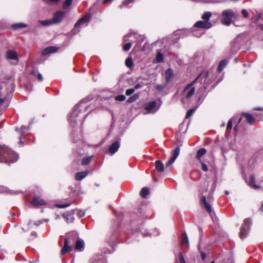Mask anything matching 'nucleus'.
Wrapping results in <instances>:
<instances>
[{"label": "nucleus", "mask_w": 263, "mask_h": 263, "mask_svg": "<svg viewBox=\"0 0 263 263\" xmlns=\"http://www.w3.org/2000/svg\"><path fill=\"white\" fill-rule=\"evenodd\" d=\"M141 87L140 85L138 84H137L135 86V88L134 89H138L139 88H140Z\"/></svg>", "instance_id": "obj_52"}, {"label": "nucleus", "mask_w": 263, "mask_h": 263, "mask_svg": "<svg viewBox=\"0 0 263 263\" xmlns=\"http://www.w3.org/2000/svg\"><path fill=\"white\" fill-rule=\"evenodd\" d=\"M251 224V220L250 218H247L244 220L240 232V237L243 239L247 237V234L249 231L250 227Z\"/></svg>", "instance_id": "obj_5"}, {"label": "nucleus", "mask_w": 263, "mask_h": 263, "mask_svg": "<svg viewBox=\"0 0 263 263\" xmlns=\"http://www.w3.org/2000/svg\"><path fill=\"white\" fill-rule=\"evenodd\" d=\"M77 235L75 233H71L68 234L67 237H66L65 239H69V243L71 244L72 243H74L76 240H77Z\"/></svg>", "instance_id": "obj_22"}, {"label": "nucleus", "mask_w": 263, "mask_h": 263, "mask_svg": "<svg viewBox=\"0 0 263 263\" xmlns=\"http://www.w3.org/2000/svg\"><path fill=\"white\" fill-rule=\"evenodd\" d=\"M84 247V242L82 239H79L76 241L75 248L76 250L82 251Z\"/></svg>", "instance_id": "obj_18"}, {"label": "nucleus", "mask_w": 263, "mask_h": 263, "mask_svg": "<svg viewBox=\"0 0 263 263\" xmlns=\"http://www.w3.org/2000/svg\"><path fill=\"white\" fill-rule=\"evenodd\" d=\"M241 121V118H240L239 119L238 124L240 123Z\"/></svg>", "instance_id": "obj_56"}, {"label": "nucleus", "mask_w": 263, "mask_h": 263, "mask_svg": "<svg viewBox=\"0 0 263 263\" xmlns=\"http://www.w3.org/2000/svg\"><path fill=\"white\" fill-rule=\"evenodd\" d=\"M139 98V95H138V94H135L133 96L130 97L127 102L128 103H132V102H134L135 101H136L137 100H138Z\"/></svg>", "instance_id": "obj_31"}, {"label": "nucleus", "mask_w": 263, "mask_h": 263, "mask_svg": "<svg viewBox=\"0 0 263 263\" xmlns=\"http://www.w3.org/2000/svg\"><path fill=\"white\" fill-rule=\"evenodd\" d=\"M11 27L14 30H17L27 27V25L23 23H19L12 24Z\"/></svg>", "instance_id": "obj_25"}, {"label": "nucleus", "mask_w": 263, "mask_h": 263, "mask_svg": "<svg viewBox=\"0 0 263 263\" xmlns=\"http://www.w3.org/2000/svg\"><path fill=\"white\" fill-rule=\"evenodd\" d=\"M259 211H261V212H263V204H261V206L259 208Z\"/></svg>", "instance_id": "obj_54"}, {"label": "nucleus", "mask_w": 263, "mask_h": 263, "mask_svg": "<svg viewBox=\"0 0 263 263\" xmlns=\"http://www.w3.org/2000/svg\"><path fill=\"white\" fill-rule=\"evenodd\" d=\"M241 116L244 117L247 122L250 124L253 125L254 121H255V118L253 116L251 115L248 114V113H242L241 114Z\"/></svg>", "instance_id": "obj_17"}, {"label": "nucleus", "mask_w": 263, "mask_h": 263, "mask_svg": "<svg viewBox=\"0 0 263 263\" xmlns=\"http://www.w3.org/2000/svg\"><path fill=\"white\" fill-rule=\"evenodd\" d=\"M40 23L42 25L45 26H50V25L54 24V23H53V21L52 19L40 21Z\"/></svg>", "instance_id": "obj_29"}, {"label": "nucleus", "mask_w": 263, "mask_h": 263, "mask_svg": "<svg viewBox=\"0 0 263 263\" xmlns=\"http://www.w3.org/2000/svg\"><path fill=\"white\" fill-rule=\"evenodd\" d=\"M135 89L130 88L126 90L125 94L127 96H130L132 95L135 92Z\"/></svg>", "instance_id": "obj_43"}, {"label": "nucleus", "mask_w": 263, "mask_h": 263, "mask_svg": "<svg viewBox=\"0 0 263 263\" xmlns=\"http://www.w3.org/2000/svg\"><path fill=\"white\" fill-rule=\"evenodd\" d=\"M156 103L155 101H152L148 103L145 106V109L147 110H151L153 109L156 106Z\"/></svg>", "instance_id": "obj_30"}, {"label": "nucleus", "mask_w": 263, "mask_h": 263, "mask_svg": "<svg viewBox=\"0 0 263 263\" xmlns=\"http://www.w3.org/2000/svg\"><path fill=\"white\" fill-rule=\"evenodd\" d=\"M261 28L263 30V24L261 25Z\"/></svg>", "instance_id": "obj_60"}, {"label": "nucleus", "mask_w": 263, "mask_h": 263, "mask_svg": "<svg viewBox=\"0 0 263 263\" xmlns=\"http://www.w3.org/2000/svg\"><path fill=\"white\" fill-rule=\"evenodd\" d=\"M205 89H206V87L204 86V87L202 88V90H205Z\"/></svg>", "instance_id": "obj_59"}, {"label": "nucleus", "mask_w": 263, "mask_h": 263, "mask_svg": "<svg viewBox=\"0 0 263 263\" xmlns=\"http://www.w3.org/2000/svg\"><path fill=\"white\" fill-rule=\"evenodd\" d=\"M234 129H235V130H236V129H237V126H235V127H234Z\"/></svg>", "instance_id": "obj_61"}, {"label": "nucleus", "mask_w": 263, "mask_h": 263, "mask_svg": "<svg viewBox=\"0 0 263 263\" xmlns=\"http://www.w3.org/2000/svg\"><path fill=\"white\" fill-rule=\"evenodd\" d=\"M249 185L255 189H258L259 186L255 184V177L254 175H251L249 177Z\"/></svg>", "instance_id": "obj_20"}, {"label": "nucleus", "mask_w": 263, "mask_h": 263, "mask_svg": "<svg viewBox=\"0 0 263 263\" xmlns=\"http://www.w3.org/2000/svg\"><path fill=\"white\" fill-rule=\"evenodd\" d=\"M212 13L210 12H205L202 15V21H197L194 25V27L199 29H208L213 26V24L209 21Z\"/></svg>", "instance_id": "obj_3"}, {"label": "nucleus", "mask_w": 263, "mask_h": 263, "mask_svg": "<svg viewBox=\"0 0 263 263\" xmlns=\"http://www.w3.org/2000/svg\"><path fill=\"white\" fill-rule=\"evenodd\" d=\"M260 15H259L258 16H257V18L256 20H258L260 18Z\"/></svg>", "instance_id": "obj_57"}, {"label": "nucleus", "mask_w": 263, "mask_h": 263, "mask_svg": "<svg viewBox=\"0 0 263 263\" xmlns=\"http://www.w3.org/2000/svg\"><path fill=\"white\" fill-rule=\"evenodd\" d=\"M208 202L206 201V197L202 196L200 199V204L206 210L208 213L212 212V208L210 204V198H208Z\"/></svg>", "instance_id": "obj_9"}, {"label": "nucleus", "mask_w": 263, "mask_h": 263, "mask_svg": "<svg viewBox=\"0 0 263 263\" xmlns=\"http://www.w3.org/2000/svg\"><path fill=\"white\" fill-rule=\"evenodd\" d=\"M254 110H263V108L257 107V108H254Z\"/></svg>", "instance_id": "obj_53"}, {"label": "nucleus", "mask_w": 263, "mask_h": 263, "mask_svg": "<svg viewBox=\"0 0 263 263\" xmlns=\"http://www.w3.org/2000/svg\"><path fill=\"white\" fill-rule=\"evenodd\" d=\"M7 58L10 60H15L18 61L17 54L16 51L13 50H9L7 52Z\"/></svg>", "instance_id": "obj_16"}, {"label": "nucleus", "mask_w": 263, "mask_h": 263, "mask_svg": "<svg viewBox=\"0 0 263 263\" xmlns=\"http://www.w3.org/2000/svg\"><path fill=\"white\" fill-rule=\"evenodd\" d=\"M14 89L12 82H3L0 85V104H2L9 98Z\"/></svg>", "instance_id": "obj_2"}, {"label": "nucleus", "mask_w": 263, "mask_h": 263, "mask_svg": "<svg viewBox=\"0 0 263 263\" xmlns=\"http://www.w3.org/2000/svg\"><path fill=\"white\" fill-rule=\"evenodd\" d=\"M225 193H226V195H228L229 194V192L228 191H226Z\"/></svg>", "instance_id": "obj_58"}, {"label": "nucleus", "mask_w": 263, "mask_h": 263, "mask_svg": "<svg viewBox=\"0 0 263 263\" xmlns=\"http://www.w3.org/2000/svg\"><path fill=\"white\" fill-rule=\"evenodd\" d=\"M201 257L202 259L204 260L206 257L205 254L204 252H201Z\"/></svg>", "instance_id": "obj_51"}, {"label": "nucleus", "mask_w": 263, "mask_h": 263, "mask_svg": "<svg viewBox=\"0 0 263 263\" xmlns=\"http://www.w3.org/2000/svg\"><path fill=\"white\" fill-rule=\"evenodd\" d=\"M156 60L157 62L160 63L163 60V57L162 53L159 52L157 54Z\"/></svg>", "instance_id": "obj_36"}, {"label": "nucleus", "mask_w": 263, "mask_h": 263, "mask_svg": "<svg viewBox=\"0 0 263 263\" xmlns=\"http://www.w3.org/2000/svg\"><path fill=\"white\" fill-rule=\"evenodd\" d=\"M58 50V48L54 46H50L44 49L42 52V54L43 55H46L48 54L54 53Z\"/></svg>", "instance_id": "obj_13"}, {"label": "nucleus", "mask_w": 263, "mask_h": 263, "mask_svg": "<svg viewBox=\"0 0 263 263\" xmlns=\"http://www.w3.org/2000/svg\"><path fill=\"white\" fill-rule=\"evenodd\" d=\"M167 85V84L166 83L162 85H157L155 88L158 91H161L166 87Z\"/></svg>", "instance_id": "obj_34"}, {"label": "nucleus", "mask_w": 263, "mask_h": 263, "mask_svg": "<svg viewBox=\"0 0 263 263\" xmlns=\"http://www.w3.org/2000/svg\"><path fill=\"white\" fill-rule=\"evenodd\" d=\"M195 110V109H189L187 111V112H186V116H185V118H189L190 117H191L192 116V115L193 114V113L194 112Z\"/></svg>", "instance_id": "obj_42"}, {"label": "nucleus", "mask_w": 263, "mask_h": 263, "mask_svg": "<svg viewBox=\"0 0 263 263\" xmlns=\"http://www.w3.org/2000/svg\"><path fill=\"white\" fill-rule=\"evenodd\" d=\"M208 72H206L205 74V78L208 77Z\"/></svg>", "instance_id": "obj_55"}, {"label": "nucleus", "mask_w": 263, "mask_h": 263, "mask_svg": "<svg viewBox=\"0 0 263 263\" xmlns=\"http://www.w3.org/2000/svg\"><path fill=\"white\" fill-rule=\"evenodd\" d=\"M179 259L180 263H186L185 259L183 256V255L181 253H179Z\"/></svg>", "instance_id": "obj_47"}, {"label": "nucleus", "mask_w": 263, "mask_h": 263, "mask_svg": "<svg viewBox=\"0 0 263 263\" xmlns=\"http://www.w3.org/2000/svg\"><path fill=\"white\" fill-rule=\"evenodd\" d=\"M69 204H58L57 206L59 208H65L68 207Z\"/></svg>", "instance_id": "obj_49"}, {"label": "nucleus", "mask_w": 263, "mask_h": 263, "mask_svg": "<svg viewBox=\"0 0 263 263\" xmlns=\"http://www.w3.org/2000/svg\"><path fill=\"white\" fill-rule=\"evenodd\" d=\"M182 243L183 245H186L187 247L189 246V239L186 234H184V237L182 238Z\"/></svg>", "instance_id": "obj_38"}, {"label": "nucleus", "mask_w": 263, "mask_h": 263, "mask_svg": "<svg viewBox=\"0 0 263 263\" xmlns=\"http://www.w3.org/2000/svg\"><path fill=\"white\" fill-rule=\"evenodd\" d=\"M92 156L85 157L82 159V164L83 165H86L88 164L91 161Z\"/></svg>", "instance_id": "obj_28"}, {"label": "nucleus", "mask_w": 263, "mask_h": 263, "mask_svg": "<svg viewBox=\"0 0 263 263\" xmlns=\"http://www.w3.org/2000/svg\"><path fill=\"white\" fill-rule=\"evenodd\" d=\"M77 116V113L76 111H74L71 116L69 118V121L70 124L72 126H74L77 124V120L75 119V117Z\"/></svg>", "instance_id": "obj_24"}, {"label": "nucleus", "mask_w": 263, "mask_h": 263, "mask_svg": "<svg viewBox=\"0 0 263 263\" xmlns=\"http://www.w3.org/2000/svg\"><path fill=\"white\" fill-rule=\"evenodd\" d=\"M120 143L118 141L114 142L109 148V152L111 154H115L119 149Z\"/></svg>", "instance_id": "obj_15"}, {"label": "nucleus", "mask_w": 263, "mask_h": 263, "mask_svg": "<svg viewBox=\"0 0 263 263\" xmlns=\"http://www.w3.org/2000/svg\"><path fill=\"white\" fill-rule=\"evenodd\" d=\"M69 239H65L64 240V245L61 251V253L62 255H64L67 252H70L71 251V247L69 246Z\"/></svg>", "instance_id": "obj_12"}, {"label": "nucleus", "mask_w": 263, "mask_h": 263, "mask_svg": "<svg viewBox=\"0 0 263 263\" xmlns=\"http://www.w3.org/2000/svg\"><path fill=\"white\" fill-rule=\"evenodd\" d=\"M149 193V189L147 187H143L142 189L141 192H140V195L142 198H146L147 195H148Z\"/></svg>", "instance_id": "obj_27"}, {"label": "nucleus", "mask_w": 263, "mask_h": 263, "mask_svg": "<svg viewBox=\"0 0 263 263\" xmlns=\"http://www.w3.org/2000/svg\"><path fill=\"white\" fill-rule=\"evenodd\" d=\"M61 0H43L44 2L48 4H56Z\"/></svg>", "instance_id": "obj_40"}, {"label": "nucleus", "mask_w": 263, "mask_h": 263, "mask_svg": "<svg viewBox=\"0 0 263 263\" xmlns=\"http://www.w3.org/2000/svg\"><path fill=\"white\" fill-rule=\"evenodd\" d=\"M241 12L244 17H248L249 16V13L246 9H242Z\"/></svg>", "instance_id": "obj_45"}, {"label": "nucleus", "mask_w": 263, "mask_h": 263, "mask_svg": "<svg viewBox=\"0 0 263 263\" xmlns=\"http://www.w3.org/2000/svg\"><path fill=\"white\" fill-rule=\"evenodd\" d=\"M91 18V14L88 13L79 19L74 25V28H77L81 25H87L88 23L90 22Z\"/></svg>", "instance_id": "obj_7"}, {"label": "nucleus", "mask_w": 263, "mask_h": 263, "mask_svg": "<svg viewBox=\"0 0 263 263\" xmlns=\"http://www.w3.org/2000/svg\"><path fill=\"white\" fill-rule=\"evenodd\" d=\"M155 167L159 172H162L164 171V165L160 160H158L155 162Z\"/></svg>", "instance_id": "obj_23"}, {"label": "nucleus", "mask_w": 263, "mask_h": 263, "mask_svg": "<svg viewBox=\"0 0 263 263\" xmlns=\"http://www.w3.org/2000/svg\"><path fill=\"white\" fill-rule=\"evenodd\" d=\"M206 151L204 148H202L197 151L196 158L200 161H201V158L206 153Z\"/></svg>", "instance_id": "obj_26"}, {"label": "nucleus", "mask_w": 263, "mask_h": 263, "mask_svg": "<svg viewBox=\"0 0 263 263\" xmlns=\"http://www.w3.org/2000/svg\"><path fill=\"white\" fill-rule=\"evenodd\" d=\"M212 263H214V261H213L212 262Z\"/></svg>", "instance_id": "obj_63"}, {"label": "nucleus", "mask_w": 263, "mask_h": 263, "mask_svg": "<svg viewBox=\"0 0 263 263\" xmlns=\"http://www.w3.org/2000/svg\"><path fill=\"white\" fill-rule=\"evenodd\" d=\"M201 74H199L197 78L195 79V80H194L192 83H191L190 84H189L188 85H187L185 88H184L183 90V92H184L185 91H186L187 90L189 89L190 88H191V89L189 90V91L187 93L186 96H185V98L186 99H190V98H191L194 94L195 93V89L194 87H192V86L194 85V84L196 82V81L199 79V78L200 77Z\"/></svg>", "instance_id": "obj_6"}, {"label": "nucleus", "mask_w": 263, "mask_h": 263, "mask_svg": "<svg viewBox=\"0 0 263 263\" xmlns=\"http://www.w3.org/2000/svg\"><path fill=\"white\" fill-rule=\"evenodd\" d=\"M179 153L180 147L178 146L174 149L173 152V156L170 158L167 162H166L165 165L166 166H169L175 162V161L179 156Z\"/></svg>", "instance_id": "obj_10"}, {"label": "nucleus", "mask_w": 263, "mask_h": 263, "mask_svg": "<svg viewBox=\"0 0 263 263\" xmlns=\"http://www.w3.org/2000/svg\"><path fill=\"white\" fill-rule=\"evenodd\" d=\"M235 13L231 9L225 10L221 14V22L223 24L229 26L232 22V18L234 17Z\"/></svg>", "instance_id": "obj_4"}, {"label": "nucleus", "mask_w": 263, "mask_h": 263, "mask_svg": "<svg viewBox=\"0 0 263 263\" xmlns=\"http://www.w3.org/2000/svg\"><path fill=\"white\" fill-rule=\"evenodd\" d=\"M31 204L34 206L47 204V201L40 197L34 196Z\"/></svg>", "instance_id": "obj_11"}, {"label": "nucleus", "mask_w": 263, "mask_h": 263, "mask_svg": "<svg viewBox=\"0 0 263 263\" xmlns=\"http://www.w3.org/2000/svg\"><path fill=\"white\" fill-rule=\"evenodd\" d=\"M65 15V12L63 11H58L53 14L52 20L54 24L61 23Z\"/></svg>", "instance_id": "obj_8"}, {"label": "nucleus", "mask_w": 263, "mask_h": 263, "mask_svg": "<svg viewBox=\"0 0 263 263\" xmlns=\"http://www.w3.org/2000/svg\"><path fill=\"white\" fill-rule=\"evenodd\" d=\"M207 190H208V188L206 187L205 189V191L206 192L207 191Z\"/></svg>", "instance_id": "obj_62"}, {"label": "nucleus", "mask_w": 263, "mask_h": 263, "mask_svg": "<svg viewBox=\"0 0 263 263\" xmlns=\"http://www.w3.org/2000/svg\"><path fill=\"white\" fill-rule=\"evenodd\" d=\"M135 0H125L122 2V4L120 6V8L121 9L123 7L128 5L129 4L132 3Z\"/></svg>", "instance_id": "obj_37"}, {"label": "nucleus", "mask_w": 263, "mask_h": 263, "mask_svg": "<svg viewBox=\"0 0 263 263\" xmlns=\"http://www.w3.org/2000/svg\"><path fill=\"white\" fill-rule=\"evenodd\" d=\"M173 76V70L171 68L167 69L165 72V78L166 81L165 83L168 84Z\"/></svg>", "instance_id": "obj_14"}, {"label": "nucleus", "mask_w": 263, "mask_h": 263, "mask_svg": "<svg viewBox=\"0 0 263 263\" xmlns=\"http://www.w3.org/2000/svg\"><path fill=\"white\" fill-rule=\"evenodd\" d=\"M200 162L201 163V165H202V170L204 172H207L208 171V168L207 165L205 163L202 162L201 161H200Z\"/></svg>", "instance_id": "obj_44"}, {"label": "nucleus", "mask_w": 263, "mask_h": 263, "mask_svg": "<svg viewBox=\"0 0 263 263\" xmlns=\"http://www.w3.org/2000/svg\"><path fill=\"white\" fill-rule=\"evenodd\" d=\"M28 129H29V128L28 127H26L25 126H22L20 129V132L24 133L25 130H28Z\"/></svg>", "instance_id": "obj_48"}, {"label": "nucleus", "mask_w": 263, "mask_h": 263, "mask_svg": "<svg viewBox=\"0 0 263 263\" xmlns=\"http://www.w3.org/2000/svg\"><path fill=\"white\" fill-rule=\"evenodd\" d=\"M126 97L123 95H118L115 97V100L118 101H123L125 100Z\"/></svg>", "instance_id": "obj_39"}, {"label": "nucleus", "mask_w": 263, "mask_h": 263, "mask_svg": "<svg viewBox=\"0 0 263 263\" xmlns=\"http://www.w3.org/2000/svg\"><path fill=\"white\" fill-rule=\"evenodd\" d=\"M131 36V34H127V35H125V36H124V37H123V41H124V42L127 41V37H129V36Z\"/></svg>", "instance_id": "obj_50"}, {"label": "nucleus", "mask_w": 263, "mask_h": 263, "mask_svg": "<svg viewBox=\"0 0 263 263\" xmlns=\"http://www.w3.org/2000/svg\"><path fill=\"white\" fill-rule=\"evenodd\" d=\"M228 63V61L227 60L225 59V60H223L221 61L219 64L218 67L217 68L218 72H221L223 70L224 68L226 66V65H227Z\"/></svg>", "instance_id": "obj_21"}, {"label": "nucleus", "mask_w": 263, "mask_h": 263, "mask_svg": "<svg viewBox=\"0 0 263 263\" xmlns=\"http://www.w3.org/2000/svg\"><path fill=\"white\" fill-rule=\"evenodd\" d=\"M132 46V44L131 43H126L123 46V50L125 51H127L130 49Z\"/></svg>", "instance_id": "obj_41"}, {"label": "nucleus", "mask_w": 263, "mask_h": 263, "mask_svg": "<svg viewBox=\"0 0 263 263\" xmlns=\"http://www.w3.org/2000/svg\"><path fill=\"white\" fill-rule=\"evenodd\" d=\"M31 74L33 75H34V76L36 75L39 81H43V78L42 74L40 73L37 72V71H36L34 70H33L31 71Z\"/></svg>", "instance_id": "obj_33"}, {"label": "nucleus", "mask_w": 263, "mask_h": 263, "mask_svg": "<svg viewBox=\"0 0 263 263\" xmlns=\"http://www.w3.org/2000/svg\"><path fill=\"white\" fill-rule=\"evenodd\" d=\"M17 159V155L12 150L7 146H0V162L13 163Z\"/></svg>", "instance_id": "obj_1"}, {"label": "nucleus", "mask_w": 263, "mask_h": 263, "mask_svg": "<svg viewBox=\"0 0 263 263\" xmlns=\"http://www.w3.org/2000/svg\"><path fill=\"white\" fill-rule=\"evenodd\" d=\"M232 127V119H231L228 122L227 128V129H231Z\"/></svg>", "instance_id": "obj_46"}, {"label": "nucleus", "mask_w": 263, "mask_h": 263, "mask_svg": "<svg viewBox=\"0 0 263 263\" xmlns=\"http://www.w3.org/2000/svg\"><path fill=\"white\" fill-rule=\"evenodd\" d=\"M88 174V171H84L81 172L77 173L76 174V179L78 181H80L84 179Z\"/></svg>", "instance_id": "obj_19"}, {"label": "nucleus", "mask_w": 263, "mask_h": 263, "mask_svg": "<svg viewBox=\"0 0 263 263\" xmlns=\"http://www.w3.org/2000/svg\"><path fill=\"white\" fill-rule=\"evenodd\" d=\"M125 65L128 68H131L133 66V62L131 58H128L126 59Z\"/></svg>", "instance_id": "obj_32"}, {"label": "nucleus", "mask_w": 263, "mask_h": 263, "mask_svg": "<svg viewBox=\"0 0 263 263\" xmlns=\"http://www.w3.org/2000/svg\"><path fill=\"white\" fill-rule=\"evenodd\" d=\"M72 0H65L63 4V8L64 9H66L71 4Z\"/></svg>", "instance_id": "obj_35"}]
</instances>
